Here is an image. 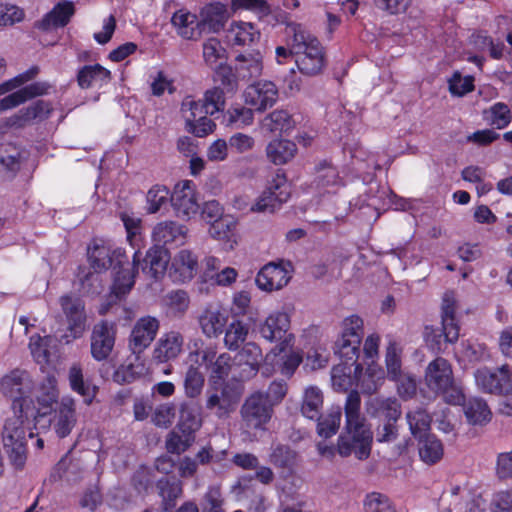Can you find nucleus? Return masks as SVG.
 Returning <instances> with one entry per match:
<instances>
[{"instance_id":"obj_1","label":"nucleus","mask_w":512,"mask_h":512,"mask_svg":"<svg viewBox=\"0 0 512 512\" xmlns=\"http://www.w3.org/2000/svg\"><path fill=\"white\" fill-rule=\"evenodd\" d=\"M345 424L337 439V452L342 457L355 455L359 460L371 454L373 432L361 414V396L351 390L344 404Z\"/></svg>"},{"instance_id":"obj_2","label":"nucleus","mask_w":512,"mask_h":512,"mask_svg":"<svg viewBox=\"0 0 512 512\" xmlns=\"http://www.w3.org/2000/svg\"><path fill=\"white\" fill-rule=\"evenodd\" d=\"M31 418H25L24 412L12 411L0 428V440L9 462L16 469H22L27 460V442L34 433L31 431Z\"/></svg>"},{"instance_id":"obj_3","label":"nucleus","mask_w":512,"mask_h":512,"mask_svg":"<svg viewBox=\"0 0 512 512\" xmlns=\"http://www.w3.org/2000/svg\"><path fill=\"white\" fill-rule=\"evenodd\" d=\"M88 259L96 272L115 270L114 293L124 295L134 285V274L126 267L129 265L128 257L121 248L112 249L105 245H95L88 250Z\"/></svg>"},{"instance_id":"obj_4","label":"nucleus","mask_w":512,"mask_h":512,"mask_svg":"<svg viewBox=\"0 0 512 512\" xmlns=\"http://www.w3.org/2000/svg\"><path fill=\"white\" fill-rule=\"evenodd\" d=\"M291 36V45L297 56L299 71L308 76L319 74L325 66L324 49L319 40L306 31L300 24L291 23L287 27Z\"/></svg>"},{"instance_id":"obj_5","label":"nucleus","mask_w":512,"mask_h":512,"mask_svg":"<svg viewBox=\"0 0 512 512\" xmlns=\"http://www.w3.org/2000/svg\"><path fill=\"white\" fill-rule=\"evenodd\" d=\"M241 425L245 432L254 433L266 430L272 418L273 407L264 397V392L257 391L246 398L240 409Z\"/></svg>"},{"instance_id":"obj_6","label":"nucleus","mask_w":512,"mask_h":512,"mask_svg":"<svg viewBox=\"0 0 512 512\" xmlns=\"http://www.w3.org/2000/svg\"><path fill=\"white\" fill-rule=\"evenodd\" d=\"M239 400V391L224 381H210L205 391V408L219 419L228 417Z\"/></svg>"},{"instance_id":"obj_7","label":"nucleus","mask_w":512,"mask_h":512,"mask_svg":"<svg viewBox=\"0 0 512 512\" xmlns=\"http://www.w3.org/2000/svg\"><path fill=\"white\" fill-rule=\"evenodd\" d=\"M477 387L485 393L512 395V370L508 364L496 369L482 367L475 371Z\"/></svg>"},{"instance_id":"obj_8","label":"nucleus","mask_w":512,"mask_h":512,"mask_svg":"<svg viewBox=\"0 0 512 512\" xmlns=\"http://www.w3.org/2000/svg\"><path fill=\"white\" fill-rule=\"evenodd\" d=\"M0 387L2 394L12 400V411L22 413L32 388L28 374L19 369L13 370L2 378Z\"/></svg>"},{"instance_id":"obj_9","label":"nucleus","mask_w":512,"mask_h":512,"mask_svg":"<svg viewBox=\"0 0 512 512\" xmlns=\"http://www.w3.org/2000/svg\"><path fill=\"white\" fill-rule=\"evenodd\" d=\"M59 392L55 385L54 379H47L39 390L37 395V406L33 403L32 399H28L23 410L25 418H31L34 428L46 418L54 410V405L57 404Z\"/></svg>"},{"instance_id":"obj_10","label":"nucleus","mask_w":512,"mask_h":512,"mask_svg":"<svg viewBox=\"0 0 512 512\" xmlns=\"http://www.w3.org/2000/svg\"><path fill=\"white\" fill-rule=\"evenodd\" d=\"M450 405L462 407L469 424L483 425L491 420L492 412L487 403L477 397L468 401L462 389L450 382Z\"/></svg>"},{"instance_id":"obj_11","label":"nucleus","mask_w":512,"mask_h":512,"mask_svg":"<svg viewBox=\"0 0 512 512\" xmlns=\"http://www.w3.org/2000/svg\"><path fill=\"white\" fill-rule=\"evenodd\" d=\"M292 271L293 266L289 261L269 262L258 272L255 282L263 291L280 290L289 283Z\"/></svg>"},{"instance_id":"obj_12","label":"nucleus","mask_w":512,"mask_h":512,"mask_svg":"<svg viewBox=\"0 0 512 512\" xmlns=\"http://www.w3.org/2000/svg\"><path fill=\"white\" fill-rule=\"evenodd\" d=\"M290 318L287 313L275 312L260 325L261 336L269 342H279L280 351L292 345L294 336L288 333Z\"/></svg>"},{"instance_id":"obj_13","label":"nucleus","mask_w":512,"mask_h":512,"mask_svg":"<svg viewBox=\"0 0 512 512\" xmlns=\"http://www.w3.org/2000/svg\"><path fill=\"white\" fill-rule=\"evenodd\" d=\"M169 261L170 254L168 249L161 245H154L146 252L142 263L140 262L139 252L134 253L133 272L138 271V267L141 264L144 274L158 280L165 274Z\"/></svg>"},{"instance_id":"obj_14","label":"nucleus","mask_w":512,"mask_h":512,"mask_svg":"<svg viewBox=\"0 0 512 512\" xmlns=\"http://www.w3.org/2000/svg\"><path fill=\"white\" fill-rule=\"evenodd\" d=\"M91 355L96 361L106 360L113 351L116 326L106 320L95 324L91 333Z\"/></svg>"},{"instance_id":"obj_15","label":"nucleus","mask_w":512,"mask_h":512,"mask_svg":"<svg viewBox=\"0 0 512 512\" xmlns=\"http://www.w3.org/2000/svg\"><path fill=\"white\" fill-rule=\"evenodd\" d=\"M290 193L283 175H277L269 188L263 192L251 210L256 212L274 213L288 200Z\"/></svg>"},{"instance_id":"obj_16","label":"nucleus","mask_w":512,"mask_h":512,"mask_svg":"<svg viewBox=\"0 0 512 512\" xmlns=\"http://www.w3.org/2000/svg\"><path fill=\"white\" fill-rule=\"evenodd\" d=\"M278 96V88L271 81L253 83L244 92L245 103L258 112H264L272 107L277 102Z\"/></svg>"},{"instance_id":"obj_17","label":"nucleus","mask_w":512,"mask_h":512,"mask_svg":"<svg viewBox=\"0 0 512 512\" xmlns=\"http://www.w3.org/2000/svg\"><path fill=\"white\" fill-rule=\"evenodd\" d=\"M159 321L155 317L145 316L138 319L131 331L129 347L134 354L142 353L150 346L159 330Z\"/></svg>"},{"instance_id":"obj_18","label":"nucleus","mask_w":512,"mask_h":512,"mask_svg":"<svg viewBox=\"0 0 512 512\" xmlns=\"http://www.w3.org/2000/svg\"><path fill=\"white\" fill-rule=\"evenodd\" d=\"M228 317L218 303H209L201 309L197 322L202 333L208 338H216L223 333Z\"/></svg>"},{"instance_id":"obj_19","label":"nucleus","mask_w":512,"mask_h":512,"mask_svg":"<svg viewBox=\"0 0 512 512\" xmlns=\"http://www.w3.org/2000/svg\"><path fill=\"white\" fill-rule=\"evenodd\" d=\"M171 204L178 217L190 218L199 210L195 191L191 181L176 185L170 197Z\"/></svg>"},{"instance_id":"obj_20","label":"nucleus","mask_w":512,"mask_h":512,"mask_svg":"<svg viewBox=\"0 0 512 512\" xmlns=\"http://www.w3.org/2000/svg\"><path fill=\"white\" fill-rule=\"evenodd\" d=\"M367 414L378 422L398 421L401 417V404L394 397H371L366 402Z\"/></svg>"},{"instance_id":"obj_21","label":"nucleus","mask_w":512,"mask_h":512,"mask_svg":"<svg viewBox=\"0 0 512 512\" xmlns=\"http://www.w3.org/2000/svg\"><path fill=\"white\" fill-rule=\"evenodd\" d=\"M448 318V293H444L441 305V321L437 325H425L423 338L428 348L434 352L443 350V345L448 342L446 332V319Z\"/></svg>"},{"instance_id":"obj_22","label":"nucleus","mask_w":512,"mask_h":512,"mask_svg":"<svg viewBox=\"0 0 512 512\" xmlns=\"http://www.w3.org/2000/svg\"><path fill=\"white\" fill-rule=\"evenodd\" d=\"M184 337L178 331L163 334L153 350V359L159 363H166L176 359L183 351Z\"/></svg>"},{"instance_id":"obj_23","label":"nucleus","mask_w":512,"mask_h":512,"mask_svg":"<svg viewBox=\"0 0 512 512\" xmlns=\"http://www.w3.org/2000/svg\"><path fill=\"white\" fill-rule=\"evenodd\" d=\"M229 18L228 10L222 3L215 2L204 6L200 11L198 28L202 33H217L222 30Z\"/></svg>"},{"instance_id":"obj_24","label":"nucleus","mask_w":512,"mask_h":512,"mask_svg":"<svg viewBox=\"0 0 512 512\" xmlns=\"http://www.w3.org/2000/svg\"><path fill=\"white\" fill-rule=\"evenodd\" d=\"M262 361L261 348L252 342L245 344L234 357V365L240 368V378L243 380L255 376Z\"/></svg>"},{"instance_id":"obj_25","label":"nucleus","mask_w":512,"mask_h":512,"mask_svg":"<svg viewBox=\"0 0 512 512\" xmlns=\"http://www.w3.org/2000/svg\"><path fill=\"white\" fill-rule=\"evenodd\" d=\"M198 271V259L189 250L179 251L173 258L169 276L175 282L185 283L194 278Z\"/></svg>"},{"instance_id":"obj_26","label":"nucleus","mask_w":512,"mask_h":512,"mask_svg":"<svg viewBox=\"0 0 512 512\" xmlns=\"http://www.w3.org/2000/svg\"><path fill=\"white\" fill-rule=\"evenodd\" d=\"M425 381L431 391L443 395L446 401L448 397V361L438 357L430 362L426 368Z\"/></svg>"},{"instance_id":"obj_27","label":"nucleus","mask_w":512,"mask_h":512,"mask_svg":"<svg viewBox=\"0 0 512 512\" xmlns=\"http://www.w3.org/2000/svg\"><path fill=\"white\" fill-rule=\"evenodd\" d=\"M60 304L68 319L69 330L73 338L81 337L85 329L86 320L82 301L79 298L64 295L60 298Z\"/></svg>"},{"instance_id":"obj_28","label":"nucleus","mask_w":512,"mask_h":512,"mask_svg":"<svg viewBox=\"0 0 512 512\" xmlns=\"http://www.w3.org/2000/svg\"><path fill=\"white\" fill-rule=\"evenodd\" d=\"M186 227L174 221H164L158 223L152 232V238L155 245L165 247L168 244L181 245L186 238Z\"/></svg>"},{"instance_id":"obj_29","label":"nucleus","mask_w":512,"mask_h":512,"mask_svg":"<svg viewBox=\"0 0 512 512\" xmlns=\"http://www.w3.org/2000/svg\"><path fill=\"white\" fill-rule=\"evenodd\" d=\"M74 13L75 7L73 2H59L40 21L35 23V27L44 31H48L51 28L64 27L70 22Z\"/></svg>"},{"instance_id":"obj_30","label":"nucleus","mask_w":512,"mask_h":512,"mask_svg":"<svg viewBox=\"0 0 512 512\" xmlns=\"http://www.w3.org/2000/svg\"><path fill=\"white\" fill-rule=\"evenodd\" d=\"M158 494L161 497V508L165 512H171L178 498L182 496V481L176 476H166L156 482Z\"/></svg>"},{"instance_id":"obj_31","label":"nucleus","mask_w":512,"mask_h":512,"mask_svg":"<svg viewBox=\"0 0 512 512\" xmlns=\"http://www.w3.org/2000/svg\"><path fill=\"white\" fill-rule=\"evenodd\" d=\"M76 424L75 401L71 398H63L59 404L54 429L59 438H65L70 434Z\"/></svg>"},{"instance_id":"obj_32","label":"nucleus","mask_w":512,"mask_h":512,"mask_svg":"<svg viewBox=\"0 0 512 512\" xmlns=\"http://www.w3.org/2000/svg\"><path fill=\"white\" fill-rule=\"evenodd\" d=\"M296 152V144L286 139H275L266 147L267 158L275 165L286 164L294 158Z\"/></svg>"},{"instance_id":"obj_33","label":"nucleus","mask_w":512,"mask_h":512,"mask_svg":"<svg viewBox=\"0 0 512 512\" xmlns=\"http://www.w3.org/2000/svg\"><path fill=\"white\" fill-rule=\"evenodd\" d=\"M236 71L242 80L259 77L262 73V55L259 51L249 54H239L236 57Z\"/></svg>"},{"instance_id":"obj_34","label":"nucleus","mask_w":512,"mask_h":512,"mask_svg":"<svg viewBox=\"0 0 512 512\" xmlns=\"http://www.w3.org/2000/svg\"><path fill=\"white\" fill-rule=\"evenodd\" d=\"M27 158V152L14 145L0 148V169L13 178L20 170L23 161Z\"/></svg>"},{"instance_id":"obj_35","label":"nucleus","mask_w":512,"mask_h":512,"mask_svg":"<svg viewBox=\"0 0 512 512\" xmlns=\"http://www.w3.org/2000/svg\"><path fill=\"white\" fill-rule=\"evenodd\" d=\"M69 383L73 391L84 397V402L90 404L96 396L97 386L90 380L84 379L82 369L73 365L69 370Z\"/></svg>"},{"instance_id":"obj_36","label":"nucleus","mask_w":512,"mask_h":512,"mask_svg":"<svg viewBox=\"0 0 512 512\" xmlns=\"http://www.w3.org/2000/svg\"><path fill=\"white\" fill-rule=\"evenodd\" d=\"M196 433L175 426L166 436L165 447L171 454L180 455L195 442Z\"/></svg>"},{"instance_id":"obj_37","label":"nucleus","mask_w":512,"mask_h":512,"mask_svg":"<svg viewBox=\"0 0 512 512\" xmlns=\"http://www.w3.org/2000/svg\"><path fill=\"white\" fill-rule=\"evenodd\" d=\"M171 22L178 29V34L185 39L196 40L201 36L197 17L194 14L178 11L172 16Z\"/></svg>"},{"instance_id":"obj_38","label":"nucleus","mask_w":512,"mask_h":512,"mask_svg":"<svg viewBox=\"0 0 512 512\" xmlns=\"http://www.w3.org/2000/svg\"><path fill=\"white\" fill-rule=\"evenodd\" d=\"M322 407V391L316 386L307 387L304 390L300 409L302 415L310 420H315L319 418V414L321 413Z\"/></svg>"},{"instance_id":"obj_39","label":"nucleus","mask_w":512,"mask_h":512,"mask_svg":"<svg viewBox=\"0 0 512 512\" xmlns=\"http://www.w3.org/2000/svg\"><path fill=\"white\" fill-rule=\"evenodd\" d=\"M110 79L111 72L100 64L85 65L77 73V82L82 89H88L98 81L107 83Z\"/></svg>"},{"instance_id":"obj_40","label":"nucleus","mask_w":512,"mask_h":512,"mask_svg":"<svg viewBox=\"0 0 512 512\" xmlns=\"http://www.w3.org/2000/svg\"><path fill=\"white\" fill-rule=\"evenodd\" d=\"M483 120L496 129L506 128L512 121V113L509 106L503 102H497L482 112Z\"/></svg>"},{"instance_id":"obj_41","label":"nucleus","mask_w":512,"mask_h":512,"mask_svg":"<svg viewBox=\"0 0 512 512\" xmlns=\"http://www.w3.org/2000/svg\"><path fill=\"white\" fill-rule=\"evenodd\" d=\"M342 409L340 406L331 407L326 414H319L317 421V433L323 438L335 435L340 427Z\"/></svg>"},{"instance_id":"obj_42","label":"nucleus","mask_w":512,"mask_h":512,"mask_svg":"<svg viewBox=\"0 0 512 512\" xmlns=\"http://www.w3.org/2000/svg\"><path fill=\"white\" fill-rule=\"evenodd\" d=\"M179 429L196 433L202 426L198 407L191 402H182L179 407Z\"/></svg>"},{"instance_id":"obj_43","label":"nucleus","mask_w":512,"mask_h":512,"mask_svg":"<svg viewBox=\"0 0 512 512\" xmlns=\"http://www.w3.org/2000/svg\"><path fill=\"white\" fill-rule=\"evenodd\" d=\"M360 340L346 339L340 337L334 345L335 354H337L344 362L355 365L354 370H361L360 364H357L359 357Z\"/></svg>"},{"instance_id":"obj_44","label":"nucleus","mask_w":512,"mask_h":512,"mask_svg":"<svg viewBox=\"0 0 512 512\" xmlns=\"http://www.w3.org/2000/svg\"><path fill=\"white\" fill-rule=\"evenodd\" d=\"M406 420L411 434L415 438L420 439L430 435L428 432L430 430L431 418L425 410L417 408L416 410L407 412Z\"/></svg>"},{"instance_id":"obj_45","label":"nucleus","mask_w":512,"mask_h":512,"mask_svg":"<svg viewBox=\"0 0 512 512\" xmlns=\"http://www.w3.org/2000/svg\"><path fill=\"white\" fill-rule=\"evenodd\" d=\"M264 126L271 132L287 133L295 127V121L287 110L277 109L265 117Z\"/></svg>"},{"instance_id":"obj_46","label":"nucleus","mask_w":512,"mask_h":512,"mask_svg":"<svg viewBox=\"0 0 512 512\" xmlns=\"http://www.w3.org/2000/svg\"><path fill=\"white\" fill-rule=\"evenodd\" d=\"M269 461L276 468L291 472L296 462V452L287 445L277 444L271 448Z\"/></svg>"},{"instance_id":"obj_47","label":"nucleus","mask_w":512,"mask_h":512,"mask_svg":"<svg viewBox=\"0 0 512 512\" xmlns=\"http://www.w3.org/2000/svg\"><path fill=\"white\" fill-rule=\"evenodd\" d=\"M230 33L233 43L240 46H251L260 40V32L252 23L239 22L232 26Z\"/></svg>"},{"instance_id":"obj_48","label":"nucleus","mask_w":512,"mask_h":512,"mask_svg":"<svg viewBox=\"0 0 512 512\" xmlns=\"http://www.w3.org/2000/svg\"><path fill=\"white\" fill-rule=\"evenodd\" d=\"M351 363H340L332 368L331 380L332 385L337 391H347L352 388L355 383V378L352 376V372H356L352 367Z\"/></svg>"},{"instance_id":"obj_49","label":"nucleus","mask_w":512,"mask_h":512,"mask_svg":"<svg viewBox=\"0 0 512 512\" xmlns=\"http://www.w3.org/2000/svg\"><path fill=\"white\" fill-rule=\"evenodd\" d=\"M418 441L419 455L424 462L433 464L441 458L443 448L440 441L436 439L435 436L428 435L418 439Z\"/></svg>"},{"instance_id":"obj_50","label":"nucleus","mask_w":512,"mask_h":512,"mask_svg":"<svg viewBox=\"0 0 512 512\" xmlns=\"http://www.w3.org/2000/svg\"><path fill=\"white\" fill-rule=\"evenodd\" d=\"M204 387V376L199 368L191 365L184 377V392L186 397L195 399L202 393Z\"/></svg>"},{"instance_id":"obj_51","label":"nucleus","mask_w":512,"mask_h":512,"mask_svg":"<svg viewBox=\"0 0 512 512\" xmlns=\"http://www.w3.org/2000/svg\"><path fill=\"white\" fill-rule=\"evenodd\" d=\"M248 335V327L239 320L232 321L224 336L225 346L229 350H237L244 343Z\"/></svg>"},{"instance_id":"obj_52","label":"nucleus","mask_w":512,"mask_h":512,"mask_svg":"<svg viewBox=\"0 0 512 512\" xmlns=\"http://www.w3.org/2000/svg\"><path fill=\"white\" fill-rule=\"evenodd\" d=\"M314 171V182L318 188H325L338 183V171L330 162L326 160L319 162Z\"/></svg>"},{"instance_id":"obj_53","label":"nucleus","mask_w":512,"mask_h":512,"mask_svg":"<svg viewBox=\"0 0 512 512\" xmlns=\"http://www.w3.org/2000/svg\"><path fill=\"white\" fill-rule=\"evenodd\" d=\"M454 353L459 364L466 367L468 364L478 361L482 357L483 348L478 344L462 341L454 348Z\"/></svg>"},{"instance_id":"obj_54","label":"nucleus","mask_w":512,"mask_h":512,"mask_svg":"<svg viewBox=\"0 0 512 512\" xmlns=\"http://www.w3.org/2000/svg\"><path fill=\"white\" fill-rule=\"evenodd\" d=\"M365 512H396L395 505L390 498L379 492H371L365 496Z\"/></svg>"},{"instance_id":"obj_55","label":"nucleus","mask_w":512,"mask_h":512,"mask_svg":"<svg viewBox=\"0 0 512 512\" xmlns=\"http://www.w3.org/2000/svg\"><path fill=\"white\" fill-rule=\"evenodd\" d=\"M226 50L217 38H210L203 44V57L207 65L216 68L218 61L225 59Z\"/></svg>"},{"instance_id":"obj_56","label":"nucleus","mask_w":512,"mask_h":512,"mask_svg":"<svg viewBox=\"0 0 512 512\" xmlns=\"http://www.w3.org/2000/svg\"><path fill=\"white\" fill-rule=\"evenodd\" d=\"M226 119L227 125L235 126L236 128H243L252 124L254 120V113L251 108L235 106L227 110Z\"/></svg>"},{"instance_id":"obj_57","label":"nucleus","mask_w":512,"mask_h":512,"mask_svg":"<svg viewBox=\"0 0 512 512\" xmlns=\"http://www.w3.org/2000/svg\"><path fill=\"white\" fill-rule=\"evenodd\" d=\"M206 105L204 101H195L191 97H186L181 105V112L187 125L193 124L196 118L208 115L205 113Z\"/></svg>"},{"instance_id":"obj_58","label":"nucleus","mask_w":512,"mask_h":512,"mask_svg":"<svg viewBox=\"0 0 512 512\" xmlns=\"http://www.w3.org/2000/svg\"><path fill=\"white\" fill-rule=\"evenodd\" d=\"M176 415V406L173 403H163L158 405L151 417L153 424L160 428L169 427Z\"/></svg>"},{"instance_id":"obj_59","label":"nucleus","mask_w":512,"mask_h":512,"mask_svg":"<svg viewBox=\"0 0 512 512\" xmlns=\"http://www.w3.org/2000/svg\"><path fill=\"white\" fill-rule=\"evenodd\" d=\"M166 304L175 316L183 315L189 308L190 298L186 291L176 290L167 294Z\"/></svg>"},{"instance_id":"obj_60","label":"nucleus","mask_w":512,"mask_h":512,"mask_svg":"<svg viewBox=\"0 0 512 512\" xmlns=\"http://www.w3.org/2000/svg\"><path fill=\"white\" fill-rule=\"evenodd\" d=\"M224 499L218 486H211L203 496L201 502L202 512H225Z\"/></svg>"},{"instance_id":"obj_61","label":"nucleus","mask_w":512,"mask_h":512,"mask_svg":"<svg viewBox=\"0 0 512 512\" xmlns=\"http://www.w3.org/2000/svg\"><path fill=\"white\" fill-rule=\"evenodd\" d=\"M236 223L228 218H220L216 221L211 222L209 228V234L217 240L229 241L234 236V230Z\"/></svg>"},{"instance_id":"obj_62","label":"nucleus","mask_w":512,"mask_h":512,"mask_svg":"<svg viewBox=\"0 0 512 512\" xmlns=\"http://www.w3.org/2000/svg\"><path fill=\"white\" fill-rule=\"evenodd\" d=\"M100 272H86L85 269H80L78 278L81 283L82 290L87 294H100L102 291V280L99 275Z\"/></svg>"},{"instance_id":"obj_63","label":"nucleus","mask_w":512,"mask_h":512,"mask_svg":"<svg viewBox=\"0 0 512 512\" xmlns=\"http://www.w3.org/2000/svg\"><path fill=\"white\" fill-rule=\"evenodd\" d=\"M473 90V76L466 75L463 77L459 72H454L452 77H450V94L461 97Z\"/></svg>"},{"instance_id":"obj_64","label":"nucleus","mask_w":512,"mask_h":512,"mask_svg":"<svg viewBox=\"0 0 512 512\" xmlns=\"http://www.w3.org/2000/svg\"><path fill=\"white\" fill-rule=\"evenodd\" d=\"M491 512H512V490H501L493 494Z\"/></svg>"}]
</instances>
